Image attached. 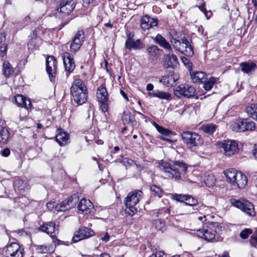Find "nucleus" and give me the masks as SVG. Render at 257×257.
I'll use <instances>...</instances> for the list:
<instances>
[{
    "label": "nucleus",
    "mask_w": 257,
    "mask_h": 257,
    "mask_svg": "<svg viewBox=\"0 0 257 257\" xmlns=\"http://www.w3.org/2000/svg\"><path fill=\"white\" fill-rule=\"evenodd\" d=\"M252 154L255 158L257 160V145H255L252 150Z\"/></svg>",
    "instance_id": "338daca9"
},
{
    "label": "nucleus",
    "mask_w": 257,
    "mask_h": 257,
    "mask_svg": "<svg viewBox=\"0 0 257 257\" xmlns=\"http://www.w3.org/2000/svg\"><path fill=\"white\" fill-rule=\"evenodd\" d=\"M11 152L9 149L5 148L1 151L2 156L5 157H7L10 155Z\"/></svg>",
    "instance_id": "13d9d810"
},
{
    "label": "nucleus",
    "mask_w": 257,
    "mask_h": 257,
    "mask_svg": "<svg viewBox=\"0 0 257 257\" xmlns=\"http://www.w3.org/2000/svg\"><path fill=\"white\" fill-rule=\"evenodd\" d=\"M203 227L207 229L208 231L212 232V233L216 234L218 237V235L221 230L222 227L218 222H208L203 225Z\"/></svg>",
    "instance_id": "bb28decb"
},
{
    "label": "nucleus",
    "mask_w": 257,
    "mask_h": 257,
    "mask_svg": "<svg viewBox=\"0 0 257 257\" xmlns=\"http://www.w3.org/2000/svg\"><path fill=\"white\" fill-rule=\"evenodd\" d=\"M216 81V79L215 77H211L208 80L204 82L203 88L207 91L210 90L215 84Z\"/></svg>",
    "instance_id": "ea45409f"
},
{
    "label": "nucleus",
    "mask_w": 257,
    "mask_h": 257,
    "mask_svg": "<svg viewBox=\"0 0 257 257\" xmlns=\"http://www.w3.org/2000/svg\"><path fill=\"white\" fill-rule=\"evenodd\" d=\"M154 41L160 47L165 49L167 51H172L173 49L171 45L161 35H157L154 39Z\"/></svg>",
    "instance_id": "cd10ccee"
},
{
    "label": "nucleus",
    "mask_w": 257,
    "mask_h": 257,
    "mask_svg": "<svg viewBox=\"0 0 257 257\" xmlns=\"http://www.w3.org/2000/svg\"><path fill=\"white\" fill-rule=\"evenodd\" d=\"M218 146L223 149L224 154L228 157L235 155L238 151V144L232 140H223L218 142Z\"/></svg>",
    "instance_id": "1a4fd4ad"
},
{
    "label": "nucleus",
    "mask_w": 257,
    "mask_h": 257,
    "mask_svg": "<svg viewBox=\"0 0 257 257\" xmlns=\"http://www.w3.org/2000/svg\"><path fill=\"white\" fill-rule=\"evenodd\" d=\"M74 0H62L57 10L58 12L68 15L74 9Z\"/></svg>",
    "instance_id": "dca6fc26"
},
{
    "label": "nucleus",
    "mask_w": 257,
    "mask_h": 257,
    "mask_svg": "<svg viewBox=\"0 0 257 257\" xmlns=\"http://www.w3.org/2000/svg\"><path fill=\"white\" fill-rule=\"evenodd\" d=\"M37 32L35 30L32 31L30 35L29 36L28 39H37Z\"/></svg>",
    "instance_id": "052dcab7"
},
{
    "label": "nucleus",
    "mask_w": 257,
    "mask_h": 257,
    "mask_svg": "<svg viewBox=\"0 0 257 257\" xmlns=\"http://www.w3.org/2000/svg\"><path fill=\"white\" fill-rule=\"evenodd\" d=\"M143 192L140 190H135L130 192L125 198V204L127 209L128 213L133 216L137 212V204L142 198Z\"/></svg>",
    "instance_id": "7ed1b4c3"
},
{
    "label": "nucleus",
    "mask_w": 257,
    "mask_h": 257,
    "mask_svg": "<svg viewBox=\"0 0 257 257\" xmlns=\"http://www.w3.org/2000/svg\"><path fill=\"white\" fill-rule=\"evenodd\" d=\"M217 128V126L213 123H207L202 124L201 126V128L202 131L208 134H213Z\"/></svg>",
    "instance_id": "c9c22d12"
},
{
    "label": "nucleus",
    "mask_w": 257,
    "mask_h": 257,
    "mask_svg": "<svg viewBox=\"0 0 257 257\" xmlns=\"http://www.w3.org/2000/svg\"><path fill=\"white\" fill-rule=\"evenodd\" d=\"M123 162L125 164H127V165H130V166H131V165H133L134 162H133V161L132 160L128 159L127 158H125V159L123 160Z\"/></svg>",
    "instance_id": "69168bd1"
},
{
    "label": "nucleus",
    "mask_w": 257,
    "mask_h": 257,
    "mask_svg": "<svg viewBox=\"0 0 257 257\" xmlns=\"http://www.w3.org/2000/svg\"><path fill=\"white\" fill-rule=\"evenodd\" d=\"M2 254L3 257H23V249L19 244L14 242L5 247Z\"/></svg>",
    "instance_id": "6e6552de"
},
{
    "label": "nucleus",
    "mask_w": 257,
    "mask_h": 257,
    "mask_svg": "<svg viewBox=\"0 0 257 257\" xmlns=\"http://www.w3.org/2000/svg\"><path fill=\"white\" fill-rule=\"evenodd\" d=\"M7 51V45L6 43H2L0 46V58H3L6 56Z\"/></svg>",
    "instance_id": "8fccbe9b"
},
{
    "label": "nucleus",
    "mask_w": 257,
    "mask_h": 257,
    "mask_svg": "<svg viewBox=\"0 0 257 257\" xmlns=\"http://www.w3.org/2000/svg\"><path fill=\"white\" fill-rule=\"evenodd\" d=\"M14 185L20 190H25L28 187L27 182L25 180L20 179L15 180Z\"/></svg>",
    "instance_id": "a19ab883"
},
{
    "label": "nucleus",
    "mask_w": 257,
    "mask_h": 257,
    "mask_svg": "<svg viewBox=\"0 0 257 257\" xmlns=\"http://www.w3.org/2000/svg\"><path fill=\"white\" fill-rule=\"evenodd\" d=\"M79 200L78 196L77 194H73L67 200L70 208H72L75 206L76 203L78 202Z\"/></svg>",
    "instance_id": "37998d69"
},
{
    "label": "nucleus",
    "mask_w": 257,
    "mask_h": 257,
    "mask_svg": "<svg viewBox=\"0 0 257 257\" xmlns=\"http://www.w3.org/2000/svg\"><path fill=\"white\" fill-rule=\"evenodd\" d=\"M59 132L55 137L56 141L60 146H64L67 143L68 135L61 130H59Z\"/></svg>",
    "instance_id": "473e14b6"
},
{
    "label": "nucleus",
    "mask_w": 257,
    "mask_h": 257,
    "mask_svg": "<svg viewBox=\"0 0 257 257\" xmlns=\"http://www.w3.org/2000/svg\"><path fill=\"white\" fill-rule=\"evenodd\" d=\"M146 51L149 55V59L152 60L157 59L160 57L163 52V50L154 45L149 46L147 48Z\"/></svg>",
    "instance_id": "b1692460"
},
{
    "label": "nucleus",
    "mask_w": 257,
    "mask_h": 257,
    "mask_svg": "<svg viewBox=\"0 0 257 257\" xmlns=\"http://www.w3.org/2000/svg\"><path fill=\"white\" fill-rule=\"evenodd\" d=\"M6 40V34L5 33H1L0 34V44L3 42V43H5V41Z\"/></svg>",
    "instance_id": "0e129e2a"
},
{
    "label": "nucleus",
    "mask_w": 257,
    "mask_h": 257,
    "mask_svg": "<svg viewBox=\"0 0 257 257\" xmlns=\"http://www.w3.org/2000/svg\"><path fill=\"white\" fill-rule=\"evenodd\" d=\"M70 208L66 200L63 201L60 204H58L57 208V211H65Z\"/></svg>",
    "instance_id": "a18cd8bd"
},
{
    "label": "nucleus",
    "mask_w": 257,
    "mask_h": 257,
    "mask_svg": "<svg viewBox=\"0 0 257 257\" xmlns=\"http://www.w3.org/2000/svg\"><path fill=\"white\" fill-rule=\"evenodd\" d=\"M191 78L194 83H201L206 81L207 74L202 71H190Z\"/></svg>",
    "instance_id": "393cba45"
},
{
    "label": "nucleus",
    "mask_w": 257,
    "mask_h": 257,
    "mask_svg": "<svg viewBox=\"0 0 257 257\" xmlns=\"http://www.w3.org/2000/svg\"><path fill=\"white\" fill-rule=\"evenodd\" d=\"M254 242L257 243V229L254 232L252 236V239L250 240V243L252 246H255V245L253 244Z\"/></svg>",
    "instance_id": "bf43d9fd"
},
{
    "label": "nucleus",
    "mask_w": 257,
    "mask_h": 257,
    "mask_svg": "<svg viewBox=\"0 0 257 257\" xmlns=\"http://www.w3.org/2000/svg\"><path fill=\"white\" fill-rule=\"evenodd\" d=\"M158 24V20L157 19L151 18L147 15L143 17L141 20V27L144 31L153 28Z\"/></svg>",
    "instance_id": "a211bd4d"
},
{
    "label": "nucleus",
    "mask_w": 257,
    "mask_h": 257,
    "mask_svg": "<svg viewBox=\"0 0 257 257\" xmlns=\"http://www.w3.org/2000/svg\"><path fill=\"white\" fill-rule=\"evenodd\" d=\"M15 100L18 105L25 107L27 109L32 107V103L30 100L29 99H27L22 95H16L15 97Z\"/></svg>",
    "instance_id": "c756f323"
},
{
    "label": "nucleus",
    "mask_w": 257,
    "mask_h": 257,
    "mask_svg": "<svg viewBox=\"0 0 257 257\" xmlns=\"http://www.w3.org/2000/svg\"><path fill=\"white\" fill-rule=\"evenodd\" d=\"M181 59L187 68L190 69L192 67V64L187 58L185 57H181Z\"/></svg>",
    "instance_id": "6e6d98bb"
},
{
    "label": "nucleus",
    "mask_w": 257,
    "mask_h": 257,
    "mask_svg": "<svg viewBox=\"0 0 257 257\" xmlns=\"http://www.w3.org/2000/svg\"><path fill=\"white\" fill-rule=\"evenodd\" d=\"M109 238H110L109 235L108 234V233L107 232H106L105 233L104 236H103L101 238V239L104 242H107L109 240Z\"/></svg>",
    "instance_id": "e2e57ef3"
},
{
    "label": "nucleus",
    "mask_w": 257,
    "mask_h": 257,
    "mask_svg": "<svg viewBox=\"0 0 257 257\" xmlns=\"http://www.w3.org/2000/svg\"><path fill=\"white\" fill-rule=\"evenodd\" d=\"M36 44V39H28V47L29 50H33Z\"/></svg>",
    "instance_id": "5fc2aeb1"
},
{
    "label": "nucleus",
    "mask_w": 257,
    "mask_h": 257,
    "mask_svg": "<svg viewBox=\"0 0 257 257\" xmlns=\"http://www.w3.org/2000/svg\"><path fill=\"white\" fill-rule=\"evenodd\" d=\"M164 253L162 251H158L153 253L149 257H163Z\"/></svg>",
    "instance_id": "680f3d73"
},
{
    "label": "nucleus",
    "mask_w": 257,
    "mask_h": 257,
    "mask_svg": "<svg viewBox=\"0 0 257 257\" xmlns=\"http://www.w3.org/2000/svg\"><path fill=\"white\" fill-rule=\"evenodd\" d=\"M199 210V208L198 206H189L187 209L188 213L190 214L196 213Z\"/></svg>",
    "instance_id": "4d7b16f0"
},
{
    "label": "nucleus",
    "mask_w": 257,
    "mask_h": 257,
    "mask_svg": "<svg viewBox=\"0 0 257 257\" xmlns=\"http://www.w3.org/2000/svg\"><path fill=\"white\" fill-rule=\"evenodd\" d=\"M195 91L193 86L188 84H181L176 87L174 90V94L179 98L184 97L189 98L194 96Z\"/></svg>",
    "instance_id": "9b49d317"
},
{
    "label": "nucleus",
    "mask_w": 257,
    "mask_h": 257,
    "mask_svg": "<svg viewBox=\"0 0 257 257\" xmlns=\"http://www.w3.org/2000/svg\"><path fill=\"white\" fill-rule=\"evenodd\" d=\"M77 208L80 213L87 214L91 212L93 209V205L89 200L83 198L80 201Z\"/></svg>",
    "instance_id": "4be33fe9"
},
{
    "label": "nucleus",
    "mask_w": 257,
    "mask_h": 257,
    "mask_svg": "<svg viewBox=\"0 0 257 257\" xmlns=\"http://www.w3.org/2000/svg\"><path fill=\"white\" fill-rule=\"evenodd\" d=\"M252 232L251 229L246 228L241 231L240 236L243 239H246L248 237V235Z\"/></svg>",
    "instance_id": "603ef678"
},
{
    "label": "nucleus",
    "mask_w": 257,
    "mask_h": 257,
    "mask_svg": "<svg viewBox=\"0 0 257 257\" xmlns=\"http://www.w3.org/2000/svg\"><path fill=\"white\" fill-rule=\"evenodd\" d=\"M196 230L198 236L203 238L208 241H216L218 240V237L216 234H213L212 232L208 231L207 229L202 227V228L195 229Z\"/></svg>",
    "instance_id": "aec40b11"
},
{
    "label": "nucleus",
    "mask_w": 257,
    "mask_h": 257,
    "mask_svg": "<svg viewBox=\"0 0 257 257\" xmlns=\"http://www.w3.org/2000/svg\"><path fill=\"white\" fill-rule=\"evenodd\" d=\"M144 44L140 39L134 40L133 35L131 34L127 35V38L125 42V47L129 50H141L143 48Z\"/></svg>",
    "instance_id": "f3484780"
},
{
    "label": "nucleus",
    "mask_w": 257,
    "mask_h": 257,
    "mask_svg": "<svg viewBox=\"0 0 257 257\" xmlns=\"http://www.w3.org/2000/svg\"><path fill=\"white\" fill-rule=\"evenodd\" d=\"M185 204L188 206H198V200L195 198L188 195Z\"/></svg>",
    "instance_id": "79ce46f5"
},
{
    "label": "nucleus",
    "mask_w": 257,
    "mask_h": 257,
    "mask_svg": "<svg viewBox=\"0 0 257 257\" xmlns=\"http://www.w3.org/2000/svg\"><path fill=\"white\" fill-rule=\"evenodd\" d=\"M257 111V104H251L246 107V112L248 115L254 119L255 112Z\"/></svg>",
    "instance_id": "e433bc0d"
},
{
    "label": "nucleus",
    "mask_w": 257,
    "mask_h": 257,
    "mask_svg": "<svg viewBox=\"0 0 257 257\" xmlns=\"http://www.w3.org/2000/svg\"><path fill=\"white\" fill-rule=\"evenodd\" d=\"M36 250L39 253H46L50 251V246L45 244L38 245Z\"/></svg>",
    "instance_id": "de8ad7c7"
},
{
    "label": "nucleus",
    "mask_w": 257,
    "mask_h": 257,
    "mask_svg": "<svg viewBox=\"0 0 257 257\" xmlns=\"http://www.w3.org/2000/svg\"><path fill=\"white\" fill-rule=\"evenodd\" d=\"M230 203L232 206L240 209L249 216L255 215L253 205L248 201L243 199L237 200L232 198L230 199Z\"/></svg>",
    "instance_id": "0eeeda50"
},
{
    "label": "nucleus",
    "mask_w": 257,
    "mask_h": 257,
    "mask_svg": "<svg viewBox=\"0 0 257 257\" xmlns=\"http://www.w3.org/2000/svg\"><path fill=\"white\" fill-rule=\"evenodd\" d=\"M150 190L153 194L159 198L161 197L163 193V190L158 186L152 185L150 187Z\"/></svg>",
    "instance_id": "49530a36"
},
{
    "label": "nucleus",
    "mask_w": 257,
    "mask_h": 257,
    "mask_svg": "<svg viewBox=\"0 0 257 257\" xmlns=\"http://www.w3.org/2000/svg\"><path fill=\"white\" fill-rule=\"evenodd\" d=\"M174 197L176 200L185 203L186 198L188 197V195L176 194Z\"/></svg>",
    "instance_id": "864d4df0"
},
{
    "label": "nucleus",
    "mask_w": 257,
    "mask_h": 257,
    "mask_svg": "<svg viewBox=\"0 0 257 257\" xmlns=\"http://www.w3.org/2000/svg\"><path fill=\"white\" fill-rule=\"evenodd\" d=\"M120 94H121V95L123 96V97L127 101H129V99H128V98L126 95V94L125 93V92L124 91H123L122 90H120Z\"/></svg>",
    "instance_id": "774afa93"
},
{
    "label": "nucleus",
    "mask_w": 257,
    "mask_h": 257,
    "mask_svg": "<svg viewBox=\"0 0 257 257\" xmlns=\"http://www.w3.org/2000/svg\"><path fill=\"white\" fill-rule=\"evenodd\" d=\"M170 42L176 50L188 56L193 55V47L185 37H183L181 40L172 38Z\"/></svg>",
    "instance_id": "20e7f679"
},
{
    "label": "nucleus",
    "mask_w": 257,
    "mask_h": 257,
    "mask_svg": "<svg viewBox=\"0 0 257 257\" xmlns=\"http://www.w3.org/2000/svg\"><path fill=\"white\" fill-rule=\"evenodd\" d=\"M148 95L152 97H157L160 99L166 100H169L171 98V95L169 93L159 90H156L153 92H149Z\"/></svg>",
    "instance_id": "2f4dec72"
},
{
    "label": "nucleus",
    "mask_w": 257,
    "mask_h": 257,
    "mask_svg": "<svg viewBox=\"0 0 257 257\" xmlns=\"http://www.w3.org/2000/svg\"><path fill=\"white\" fill-rule=\"evenodd\" d=\"M169 209H163L154 212V216L160 218L154 221L153 225L157 230L162 231L165 228V223L161 218H167V214H169Z\"/></svg>",
    "instance_id": "ddd939ff"
},
{
    "label": "nucleus",
    "mask_w": 257,
    "mask_h": 257,
    "mask_svg": "<svg viewBox=\"0 0 257 257\" xmlns=\"http://www.w3.org/2000/svg\"><path fill=\"white\" fill-rule=\"evenodd\" d=\"M181 137L187 147L190 149L198 147L202 144L201 136L195 132H183L181 134Z\"/></svg>",
    "instance_id": "39448f33"
},
{
    "label": "nucleus",
    "mask_w": 257,
    "mask_h": 257,
    "mask_svg": "<svg viewBox=\"0 0 257 257\" xmlns=\"http://www.w3.org/2000/svg\"><path fill=\"white\" fill-rule=\"evenodd\" d=\"M70 92L74 101L77 104L81 105L87 101V89L82 80H74L71 87Z\"/></svg>",
    "instance_id": "f257e3e1"
},
{
    "label": "nucleus",
    "mask_w": 257,
    "mask_h": 257,
    "mask_svg": "<svg viewBox=\"0 0 257 257\" xmlns=\"http://www.w3.org/2000/svg\"><path fill=\"white\" fill-rule=\"evenodd\" d=\"M62 57L65 70L68 72L67 74L68 76L75 69V65L74 60L68 52L63 53Z\"/></svg>",
    "instance_id": "6ab92c4d"
},
{
    "label": "nucleus",
    "mask_w": 257,
    "mask_h": 257,
    "mask_svg": "<svg viewBox=\"0 0 257 257\" xmlns=\"http://www.w3.org/2000/svg\"><path fill=\"white\" fill-rule=\"evenodd\" d=\"M159 167L168 177L174 178L175 180H179L181 178L178 169L171 163L161 160L159 163Z\"/></svg>",
    "instance_id": "9d476101"
},
{
    "label": "nucleus",
    "mask_w": 257,
    "mask_h": 257,
    "mask_svg": "<svg viewBox=\"0 0 257 257\" xmlns=\"http://www.w3.org/2000/svg\"><path fill=\"white\" fill-rule=\"evenodd\" d=\"M178 80V76L177 75H165L159 80V82L162 83L166 86H172Z\"/></svg>",
    "instance_id": "c85d7f7f"
},
{
    "label": "nucleus",
    "mask_w": 257,
    "mask_h": 257,
    "mask_svg": "<svg viewBox=\"0 0 257 257\" xmlns=\"http://www.w3.org/2000/svg\"><path fill=\"white\" fill-rule=\"evenodd\" d=\"M239 67L241 71L248 75H251L257 69L256 64L252 61L241 62Z\"/></svg>",
    "instance_id": "5701e85b"
},
{
    "label": "nucleus",
    "mask_w": 257,
    "mask_h": 257,
    "mask_svg": "<svg viewBox=\"0 0 257 257\" xmlns=\"http://www.w3.org/2000/svg\"><path fill=\"white\" fill-rule=\"evenodd\" d=\"M224 174L227 181L234 186L243 189L247 185V177L241 172L232 168L224 171Z\"/></svg>",
    "instance_id": "f03ea898"
},
{
    "label": "nucleus",
    "mask_w": 257,
    "mask_h": 257,
    "mask_svg": "<svg viewBox=\"0 0 257 257\" xmlns=\"http://www.w3.org/2000/svg\"><path fill=\"white\" fill-rule=\"evenodd\" d=\"M97 97L98 101L100 103V108L101 110L105 112L108 110L107 101L108 99V93L103 85H101L97 89Z\"/></svg>",
    "instance_id": "4468645a"
},
{
    "label": "nucleus",
    "mask_w": 257,
    "mask_h": 257,
    "mask_svg": "<svg viewBox=\"0 0 257 257\" xmlns=\"http://www.w3.org/2000/svg\"><path fill=\"white\" fill-rule=\"evenodd\" d=\"M3 71L6 78L9 77L14 73V70L9 62L5 61L3 64Z\"/></svg>",
    "instance_id": "f704fd0d"
},
{
    "label": "nucleus",
    "mask_w": 257,
    "mask_h": 257,
    "mask_svg": "<svg viewBox=\"0 0 257 257\" xmlns=\"http://www.w3.org/2000/svg\"><path fill=\"white\" fill-rule=\"evenodd\" d=\"M165 63L167 67L174 68L178 64V58L174 54H167L164 56Z\"/></svg>",
    "instance_id": "7c9ffc66"
},
{
    "label": "nucleus",
    "mask_w": 257,
    "mask_h": 257,
    "mask_svg": "<svg viewBox=\"0 0 257 257\" xmlns=\"http://www.w3.org/2000/svg\"><path fill=\"white\" fill-rule=\"evenodd\" d=\"M57 61L54 57L49 56L46 60V71L49 77H54L56 73Z\"/></svg>",
    "instance_id": "412c9836"
},
{
    "label": "nucleus",
    "mask_w": 257,
    "mask_h": 257,
    "mask_svg": "<svg viewBox=\"0 0 257 257\" xmlns=\"http://www.w3.org/2000/svg\"><path fill=\"white\" fill-rule=\"evenodd\" d=\"M153 124H154V125L155 126V127H156V128L157 129V130L160 134H161L164 136H170V135H171L173 134V132L171 131H170L167 128H166L162 126L159 125L157 123L154 122Z\"/></svg>",
    "instance_id": "4c0bfd02"
},
{
    "label": "nucleus",
    "mask_w": 257,
    "mask_h": 257,
    "mask_svg": "<svg viewBox=\"0 0 257 257\" xmlns=\"http://www.w3.org/2000/svg\"><path fill=\"white\" fill-rule=\"evenodd\" d=\"M85 39V33L83 30H78L75 34L70 44V51L75 53L81 48Z\"/></svg>",
    "instance_id": "f8f14e48"
},
{
    "label": "nucleus",
    "mask_w": 257,
    "mask_h": 257,
    "mask_svg": "<svg viewBox=\"0 0 257 257\" xmlns=\"http://www.w3.org/2000/svg\"><path fill=\"white\" fill-rule=\"evenodd\" d=\"M94 234L93 230L86 227H82L75 232L72 241L77 242L82 239L92 236Z\"/></svg>",
    "instance_id": "2eb2a0df"
},
{
    "label": "nucleus",
    "mask_w": 257,
    "mask_h": 257,
    "mask_svg": "<svg viewBox=\"0 0 257 257\" xmlns=\"http://www.w3.org/2000/svg\"><path fill=\"white\" fill-rule=\"evenodd\" d=\"M230 128L236 132L253 131L255 129V124L249 118H239L231 123Z\"/></svg>",
    "instance_id": "423d86ee"
},
{
    "label": "nucleus",
    "mask_w": 257,
    "mask_h": 257,
    "mask_svg": "<svg viewBox=\"0 0 257 257\" xmlns=\"http://www.w3.org/2000/svg\"><path fill=\"white\" fill-rule=\"evenodd\" d=\"M39 230L50 234L51 237L54 238L55 235V224L54 222H50L43 224L40 226Z\"/></svg>",
    "instance_id": "a878e982"
},
{
    "label": "nucleus",
    "mask_w": 257,
    "mask_h": 257,
    "mask_svg": "<svg viewBox=\"0 0 257 257\" xmlns=\"http://www.w3.org/2000/svg\"><path fill=\"white\" fill-rule=\"evenodd\" d=\"M215 178L213 175L209 174L205 177L204 182L206 185L209 187H212L215 183Z\"/></svg>",
    "instance_id": "58836bf2"
},
{
    "label": "nucleus",
    "mask_w": 257,
    "mask_h": 257,
    "mask_svg": "<svg viewBox=\"0 0 257 257\" xmlns=\"http://www.w3.org/2000/svg\"><path fill=\"white\" fill-rule=\"evenodd\" d=\"M58 203L55 201L51 200L48 203H47L46 206L47 209L50 211H53V210H56L57 211V206H58Z\"/></svg>",
    "instance_id": "09e8293b"
},
{
    "label": "nucleus",
    "mask_w": 257,
    "mask_h": 257,
    "mask_svg": "<svg viewBox=\"0 0 257 257\" xmlns=\"http://www.w3.org/2000/svg\"><path fill=\"white\" fill-rule=\"evenodd\" d=\"M9 138V132L7 128L0 126V144H5L8 142Z\"/></svg>",
    "instance_id": "72a5a7b5"
},
{
    "label": "nucleus",
    "mask_w": 257,
    "mask_h": 257,
    "mask_svg": "<svg viewBox=\"0 0 257 257\" xmlns=\"http://www.w3.org/2000/svg\"><path fill=\"white\" fill-rule=\"evenodd\" d=\"M134 119V116L130 112H124L122 116V120L124 123H132Z\"/></svg>",
    "instance_id": "c03bdc74"
},
{
    "label": "nucleus",
    "mask_w": 257,
    "mask_h": 257,
    "mask_svg": "<svg viewBox=\"0 0 257 257\" xmlns=\"http://www.w3.org/2000/svg\"><path fill=\"white\" fill-rule=\"evenodd\" d=\"M173 165L182 168L184 172H186L187 170L186 165L182 162L174 161L173 162Z\"/></svg>",
    "instance_id": "3c124183"
}]
</instances>
